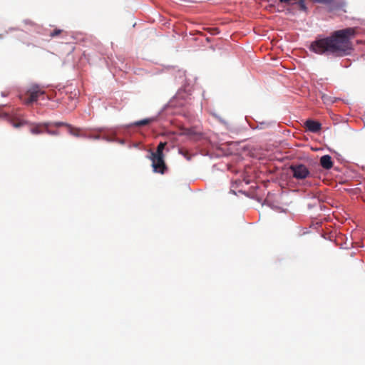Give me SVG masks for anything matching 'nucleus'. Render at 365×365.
<instances>
[{
	"instance_id": "1",
	"label": "nucleus",
	"mask_w": 365,
	"mask_h": 365,
	"mask_svg": "<svg viewBox=\"0 0 365 365\" xmlns=\"http://www.w3.org/2000/svg\"><path fill=\"white\" fill-rule=\"evenodd\" d=\"M356 33V29L351 27L335 31L328 37L314 41L309 49L319 55H331L334 57L347 56L354 49L351 38Z\"/></svg>"
},
{
	"instance_id": "2",
	"label": "nucleus",
	"mask_w": 365,
	"mask_h": 365,
	"mask_svg": "<svg viewBox=\"0 0 365 365\" xmlns=\"http://www.w3.org/2000/svg\"><path fill=\"white\" fill-rule=\"evenodd\" d=\"M45 92L38 86H32L26 92L24 98H21L24 103L29 105L38 101V98L44 96Z\"/></svg>"
},
{
	"instance_id": "3",
	"label": "nucleus",
	"mask_w": 365,
	"mask_h": 365,
	"mask_svg": "<svg viewBox=\"0 0 365 365\" xmlns=\"http://www.w3.org/2000/svg\"><path fill=\"white\" fill-rule=\"evenodd\" d=\"M289 169L292 173L293 178L298 180H304L311 175L309 168L303 164L292 165Z\"/></svg>"
},
{
	"instance_id": "4",
	"label": "nucleus",
	"mask_w": 365,
	"mask_h": 365,
	"mask_svg": "<svg viewBox=\"0 0 365 365\" xmlns=\"http://www.w3.org/2000/svg\"><path fill=\"white\" fill-rule=\"evenodd\" d=\"M149 158L152 161L153 171L164 174L167 170V166L164 160V155L150 154Z\"/></svg>"
},
{
	"instance_id": "5",
	"label": "nucleus",
	"mask_w": 365,
	"mask_h": 365,
	"mask_svg": "<svg viewBox=\"0 0 365 365\" xmlns=\"http://www.w3.org/2000/svg\"><path fill=\"white\" fill-rule=\"evenodd\" d=\"M0 117L6 118V120L14 127L20 128L26 124V121L19 118L15 115H10L0 109Z\"/></svg>"
},
{
	"instance_id": "6",
	"label": "nucleus",
	"mask_w": 365,
	"mask_h": 365,
	"mask_svg": "<svg viewBox=\"0 0 365 365\" xmlns=\"http://www.w3.org/2000/svg\"><path fill=\"white\" fill-rule=\"evenodd\" d=\"M304 125L306 128L312 133H318L322 129V124L316 120H307Z\"/></svg>"
},
{
	"instance_id": "7",
	"label": "nucleus",
	"mask_w": 365,
	"mask_h": 365,
	"mask_svg": "<svg viewBox=\"0 0 365 365\" xmlns=\"http://www.w3.org/2000/svg\"><path fill=\"white\" fill-rule=\"evenodd\" d=\"M320 165L326 170L331 169L333 167V161L331 156L329 155L322 156L320 158Z\"/></svg>"
},
{
	"instance_id": "8",
	"label": "nucleus",
	"mask_w": 365,
	"mask_h": 365,
	"mask_svg": "<svg viewBox=\"0 0 365 365\" xmlns=\"http://www.w3.org/2000/svg\"><path fill=\"white\" fill-rule=\"evenodd\" d=\"M46 126L45 123L36 124L32 127L30 130L31 133L34 135L42 134L45 132Z\"/></svg>"
},
{
	"instance_id": "9",
	"label": "nucleus",
	"mask_w": 365,
	"mask_h": 365,
	"mask_svg": "<svg viewBox=\"0 0 365 365\" xmlns=\"http://www.w3.org/2000/svg\"><path fill=\"white\" fill-rule=\"evenodd\" d=\"M155 120H156V118H154V117L149 118H145V119H143V120L134 122L133 123V125H134V126L147 125L154 122Z\"/></svg>"
},
{
	"instance_id": "10",
	"label": "nucleus",
	"mask_w": 365,
	"mask_h": 365,
	"mask_svg": "<svg viewBox=\"0 0 365 365\" xmlns=\"http://www.w3.org/2000/svg\"><path fill=\"white\" fill-rule=\"evenodd\" d=\"M322 99L324 102V103L327 105H331L339 100V98L331 97L330 96L322 94Z\"/></svg>"
},
{
	"instance_id": "11",
	"label": "nucleus",
	"mask_w": 365,
	"mask_h": 365,
	"mask_svg": "<svg viewBox=\"0 0 365 365\" xmlns=\"http://www.w3.org/2000/svg\"><path fill=\"white\" fill-rule=\"evenodd\" d=\"M166 142H160L156 149L155 152H151L150 154L154 155H163V150L165 149V147L166 145Z\"/></svg>"
},
{
	"instance_id": "12",
	"label": "nucleus",
	"mask_w": 365,
	"mask_h": 365,
	"mask_svg": "<svg viewBox=\"0 0 365 365\" xmlns=\"http://www.w3.org/2000/svg\"><path fill=\"white\" fill-rule=\"evenodd\" d=\"M68 128L69 133L71 135L76 136V137L81 136V135L80 133V132H81L80 128H73L71 125H68Z\"/></svg>"
},
{
	"instance_id": "13",
	"label": "nucleus",
	"mask_w": 365,
	"mask_h": 365,
	"mask_svg": "<svg viewBox=\"0 0 365 365\" xmlns=\"http://www.w3.org/2000/svg\"><path fill=\"white\" fill-rule=\"evenodd\" d=\"M292 5L298 6L299 9L302 11L307 10V7L304 0H293V2H292Z\"/></svg>"
},
{
	"instance_id": "14",
	"label": "nucleus",
	"mask_w": 365,
	"mask_h": 365,
	"mask_svg": "<svg viewBox=\"0 0 365 365\" xmlns=\"http://www.w3.org/2000/svg\"><path fill=\"white\" fill-rule=\"evenodd\" d=\"M46 130L45 132L51 135H58L59 132L58 130H53L50 129V127L52 126L51 123H45Z\"/></svg>"
},
{
	"instance_id": "15",
	"label": "nucleus",
	"mask_w": 365,
	"mask_h": 365,
	"mask_svg": "<svg viewBox=\"0 0 365 365\" xmlns=\"http://www.w3.org/2000/svg\"><path fill=\"white\" fill-rule=\"evenodd\" d=\"M62 32H63V30L58 29H56L52 32H51L50 36L51 38H54V37L58 36L59 34H61Z\"/></svg>"
},
{
	"instance_id": "16",
	"label": "nucleus",
	"mask_w": 365,
	"mask_h": 365,
	"mask_svg": "<svg viewBox=\"0 0 365 365\" xmlns=\"http://www.w3.org/2000/svg\"><path fill=\"white\" fill-rule=\"evenodd\" d=\"M51 125H53L55 127H60V126H66L68 128V125H70V124H68L66 123L63 122H55V123H51Z\"/></svg>"
},
{
	"instance_id": "17",
	"label": "nucleus",
	"mask_w": 365,
	"mask_h": 365,
	"mask_svg": "<svg viewBox=\"0 0 365 365\" xmlns=\"http://www.w3.org/2000/svg\"><path fill=\"white\" fill-rule=\"evenodd\" d=\"M314 2L329 4L331 3L333 0H312Z\"/></svg>"
},
{
	"instance_id": "18",
	"label": "nucleus",
	"mask_w": 365,
	"mask_h": 365,
	"mask_svg": "<svg viewBox=\"0 0 365 365\" xmlns=\"http://www.w3.org/2000/svg\"><path fill=\"white\" fill-rule=\"evenodd\" d=\"M281 3L292 5V2H293V0H279Z\"/></svg>"
},
{
	"instance_id": "19",
	"label": "nucleus",
	"mask_w": 365,
	"mask_h": 365,
	"mask_svg": "<svg viewBox=\"0 0 365 365\" xmlns=\"http://www.w3.org/2000/svg\"><path fill=\"white\" fill-rule=\"evenodd\" d=\"M93 139H98L99 138V136L98 135H96V136H93V137H91Z\"/></svg>"
},
{
	"instance_id": "20",
	"label": "nucleus",
	"mask_w": 365,
	"mask_h": 365,
	"mask_svg": "<svg viewBox=\"0 0 365 365\" xmlns=\"http://www.w3.org/2000/svg\"><path fill=\"white\" fill-rule=\"evenodd\" d=\"M3 36L2 34H0V39L2 38Z\"/></svg>"
}]
</instances>
